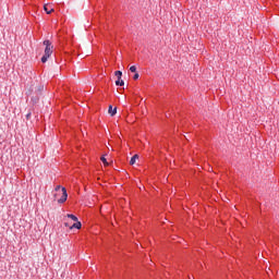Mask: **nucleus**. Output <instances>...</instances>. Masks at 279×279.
Segmentation results:
<instances>
[{
    "label": "nucleus",
    "mask_w": 279,
    "mask_h": 279,
    "mask_svg": "<svg viewBox=\"0 0 279 279\" xmlns=\"http://www.w3.org/2000/svg\"><path fill=\"white\" fill-rule=\"evenodd\" d=\"M133 80H138V73H135Z\"/></svg>",
    "instance_id": "obj_11"
},
{
    "label": "nucleus",
    "mask_w": 279,
    "mask_h": 279,
    "mask_svg": "<svg viewBox=\"0 0 279 279\" xmlns=\"http://www.w3.org/2000/svg\"><path fill=\"white\" fill-rule=\"evenodd\" d=\"M130 71H131V73H136V65H132V66L130 68Z\"/></svg>",
    "instance_id": "obj_10"
},
{
    "label": "nucleus",
    "mask_w": 279,
    "mask_h": 279,
    "mask_svg": "<svg viewBox=\"0 0 279 279\" xmlns=\"http://www.w3.org/2000/svg\"><path fill=\"white\" fill-rule=\"evenodd\" d=\"M114 75H116V77H118V80H121V77L123 76V72L116 71Z\"/></svg>",
    "instance_id": "obj_7"
},
{
    "label": "nucleus",
    "mask_w": 279,
    "mask_h": 279,
    "mask_svg": "<svg viewBox=\"0 0 279 279\" xmlns=\"http://www.w3.org/2000/svg\"><path fill=\"white\" fill-rule=\"evenodd\" d=\"M53 197L58 202V204H64V202H66L69 197V194L66 193V187L57 185L53 191Z\"/></svg>",
    "instance_id": "obj_1"
},
{
    "label": "nucleus",
    "mask_w": 279,
    "mask_h": 279,
    "mask_svg": "<svg viewBox=\"0 0 279 279\" xmlns=\"http://www.w3.org/2000/svg\"><path fill=\"white\" fill-rule=\"evenodd\" d=\"M101 162L105 165V167H108V160L106 157H101Z\"/></svg>",
    "instance_id": "obj_9"
},
{
    "label": "nucleus",
    "mask_w": 279,
    "mask_h": 279,
    "mask_svg": "<svg viewBox=\"0 0 279 279\" xmlns=\"http://www.w3.org/2000/svg\"><path fill=\"white\" fill-rule=\"evenodd\" d=\"M69 219H72V221H75L72 226H69V223H65L66 228H70V230H73L75 228L76 230H80L82 228V222L77 221V218L73 214L68 215Z\"/></svg>",
    "instance_id": "obj_3"
},
{
    "label": "nucleus",
    "mask_w": 279,
    "mask_h": 279,
    "mask_svg": "<svg viewBox=\"0 0 279 279\" xmlns=\"http://www.w3.org/2000/svg\"><path fill=\"white\" fill-rule=\"evenodd\" d=\"M44 10L46 12V14H51L53 12V8L49 7V5H44Z\"/></svg>",
    "instance_id": "obj_4"
},
{
    "label": "nucleus",
    "mask_w": 279,
    "mask_h": 279,
    "mask_svg": "<svg viewBox=\"0 0 279 279\" xmlns=\"http://www.w3.org/2000/svg\"><path fill=\"white\" fill-rule=\"evenodd\" d=\"M124 84L125 82L121 81V78L120 80L118 78V81H116L117 86H124Z\"/></svg>",
    "instance_id": "obj_8"
},
{
    "label": "nucleus",
    "mask_w": 279,
    "mask_h": 279,
    "mask_svg": "<svg viewBox=\"0 0 279 279\" xmlns=\"http://www.w3.org/2000/svg\"><path fill=\"white\" fill-rule=\"evenodd\" d=\"M136 160H138V155H134L131 160H130V165H136Z\"/></svg>",
    "instance_id": "obj_6"
},
{
    "label": "nucleus",
    "mask_w": 279,
    "mask_h": 279,
    "mask_svg": "<svg viewBox=\"0 0 279 279\" xmlns=\"http://www.w3.org/2000/svg\"><path fill=\"white\" fill-rule=\"evenodd\" d=\"M108 112L111 117H114V114H117V108H112V106H109Z\"/></svg>",
    "instance_id": "obj_5"
},
{
    "label": "nucleus",
    "mask_w": 279,
    "mask_h": 279,
    "mask_svg": "<svg viewBox=\"0 0 279 279\" xmlns=\"http://www.w3.org/2000/svg\"><path fill=\"white\" fill-rule=\"evenodd\" d=\"M44 45L46 48H45V53L41 58L43 63L47 62V60H49V58H51V53H53V46L51 45V41L45 40Z\"/></svg>",
    "instance_id": "obj_2"
}]
</instances>
